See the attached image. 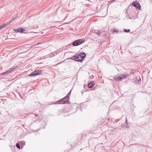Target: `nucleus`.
<instances>
[{"label": "nucleus", "mask_w": 152, "mask_h": 152, "mask_svg": "<svg viewBox=\"0 0 152 152\" xmlns=\"http://www.w3.org/2000/svg\"><path fill=\"white\" fill-rule=\"evenodd\" d=\"M127 76L128 75H127L121 74L118 76L116 75L114 77V79L116 81H121L123 80L126 79Z\"/></svg>", "instance_id": "obj_1"}, {"label": "nucleus", "mask_w": 152, "mask_h": 152, "mask_svg": "<svg viewBox=\"0 0 152 152\" xmlns=\"http://www.w3.org/2000/svg\"><path fill=\"white\" fill-rule=\"evenodd\" d=\"M85 42L83 39H78L73 42L72 45L74 46H77L80 45Z\"/></svg>", "instance_id": "obj_2"}, {"label": "nucleus", "mask_w": 152, "mask_h": 152, "mask_svg": "<svg viewBox=\"0 0 152 152\" xmlns=\"http://www.w3.org/2000/svg\"><path fill=\"white\" fill-rule=\"evenodd\" d=\"M42 71L40 70H36L31 72L29 75V76H30L34 77L38 75H40L42 74Z\"/></svg>", "instance_id": "obj_3"}, {"label": "nucleus", "mask_w": 152, "mask_h": 152, "mask_svg": "<svg viewBox=\"0 0 152 152\" xmlns=\"http://www.w3.org/2000/svg\"><path fill=\"white\" fill-rule=\"evenodd\" d=\"M57 103L58 104H69V101L67 100H66V99L64 97L60 100L57 101Z\"/></svg>", "instance_id": "obj_4"}, {"label": "nucleus", "mask_w": 152, "mask_h": 152, "mask_svg": "<svg viewBox=\"0 0 152 152\" xmlns=\"http://www.w3.org/2000/svg\"><path fill=\"white\" fill-rule=\"evenodd\" d=\"M78 55L80 57V60H77L76 61L82 62L85 58L86 56V54L84 52H83Z\"/></svg>", "instance_id": "obj_5"}, {"label": "nucleus", "mask_w": 152, "mask_h": 152, "mask_svg": "<svg viewBox=\"0 0 152 152\" xmlns=\"http://www.w3.org/2000/svg\"><path fill=\"white\" fill-rule=\"evenodd\" d=\"M132 5L134 7H136V8L139 10H140L141 9L140 6L139 4L137 2V1L133 2L132 4Z\"/></svg>", "instance_id": "obj_6"}, {"label": "nucleus", "mask_w": 152, "mask_h": 152, "mask_svg": "<svg viewBox=\"0 0 152 152\" xmlns=\"http://www.w3.org/2000/svg\"><path fill=\"white\" fill-rule=\"evenodd\" d=\"M14 31L16 32H20L22 33L23 31H25L24 29L20 28H15L14 29Z\"/></svg>", "instance_id": "obj_7"}, {"label": "nucleus", "mask_w": 152, "mask_h": 152, "mask_svg": "<svg viewBox=\"0 0 152 152\" xmlns=\"http://www.w3.org/2000/svg\"><path fill=\"white\" fill-rule=\"evenodd\" d=\"M94 81H91L88 84V87L89 88H92L94 85Z\"/></svg>", "instance_id": "obj_8"}, {"label": "nucleus", "mask_w": 152, "mask_h": 152, "mask_svg": "<svg viewBox=\"0 0 152 152\" xmlns=\"http://www.w3.org/2000/svg\"><path fill=\"white\" fill-rule=\"evenodd\" d=\"M11 73V72L10 70H8L7 71H6L2 73H1V75H7L9 73Z\"/></svg>", "instance_id": "obj_9"}, {"label": "nucleus", "mask_w": 152, "mask_h": 152, "mask_svg": "<svg viewBox=\"0 0 152 152\" xmlns=\"http://www.w3.org/2000/svg\"><path fill=\"white\" fill-rule=\"evenodd\" d=\"M75 58V60L76 61V60H80V59L79 57V56L77 54H76L74 56Z\"/></svg>", "instance_id": "obj_10"}, {"label": "nucleus", "mask_w": 152, "mask_h": 152, "mask_svg": "<svg viewBox=\"0 0 152 152\" xmlns=\"http://www.w3.org/2000/svg\"><path fill=\"white\" fill-rule=\"evenodd\" d=\"M70 95H69V94H68L66 96L64 97L66 99V100H69Z\"/></svg>", "instance_id": "obj_11"}, {"label": "nucleus", "mask_w": 152, "mask_h": 152, "mask_svg": "<svg viewBox=\"0 0 152 152\" xmlns=\"http://www.w3.org/2000/svg\"><path fill=\"white\" fill-rule=\"evenodd\" d=\"M16 69V67L13 66L12 68H10L9 70L11 72V73L14 71Z\"/></svg>", "instance_id": "obj_12"}, {"label": "nucleus", "mask_w": 152, "mask_h": 152, "mask_svg": "<svg viewBox=\"0 0 152 152\" xmlns=\"http://www.w3.org/2000/svg\"><path fill=\"white\" fill-rule=\"evenodd\" d=\"M124 31L126 33H128L130 32V30L129 29H124Z\"/></svg>", "instance_id": "obj_13"}, {"label": "nucleus", "mask_w": 152, "mask_h": 152, "mask_svg": "<svg viewBox=\"0 0 152 152\" xmlns=\"http://www.w3.org/2000/svg\"><path fill=\"white\" fill-rule=\"evenodd\" d=\"M16 146L18 148H20V146L19 144L18 143H17L16 144Z\"/></svg>", "instance_id": "obj_14"}, {"label": "nucleus", "mask_w": 152, "mask_h": 152, "mask_svg": "<svg viewBox=\"0 0 152 152\" xmlns=\"http://www.w3.org/2000/svg\"><path fill=\"white\" fill-rule=\"evenodd\" d=\"M113 33H118V30H116V29H113Z\"/></svg>", "instance_id": "obj_15"}, {"label": "nucleus", "mask_w": 152, "mask_h": 152, "mask_svg": "<svg viewBox=\"0 0 152 152\" xmlns=\"http://www.w3.org/2000/svg\"><path fill=\"white\" fill-rule=\"evenodd\" d=\"M6 26V25H4L0 26V29L4 28Z\"/></svg>", "instance_id": "obj_16"}, {"label": "nucleus", "mask_w": 152, "mask_h": 152, "mask_svg": "<svg viewBox=\"0 0 152 152\" xmlns=\"http://www.w3.org/2000/svg\"><path fill=\"white\" fill-rule=\"evenodd\" d=\"M69 59H70V60H75L74 56L73 57H70V58H69Z\"/></svg>", "instance_id": "obj_17"}, {"label": "nucleus", "mask_w": 152, "mask_h": 152, "mask_svg": "<svg viewBox=\"0 0 152 152\" xmlns=\"http://www.w3.org/2000/svg\"><path fill=\"white\" fill-rule=\"evenodd\" d=\"M96 33L99 36L100 35V33L99 31H98L97 32H96Z\"/></svg>", "instance_id": "obj_18"}, {"label": "nucleus", "mask_w": 152, "mask_h": 152, "mask_svg": "<svg viewBox=\"0 0 152 152\" xmlns=\"http://www.w3.org/2000/svg\"><path fill=\"white\" fill-rule=\"evenodd\" d=\"M71 90L69 92V93H68V94H69V95H70L71 94Z\"/></svg>", "instance_id": "obj_19"}, {"label": "nucleus", "mask_w": 152, "mask_h": 152, "mask_svg": "<svg viewBox=\"0 0 152 152\" xmlns=\"http://www.w3.org/2000/svg\"><path fill=\"white\" fill-rule=\"evenodd\" d=\"M40 43H41L40 42H38V43H37V45H39V44Z\"/></svg>", "instance_id": "obj_20"}]
</instances>
